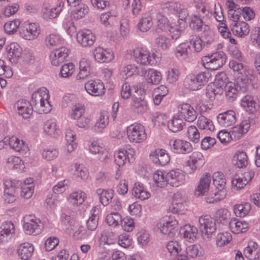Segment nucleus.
Returning a JSON list of instances; mask_svg holds the SVG:
<instances>
[{
    "instance_id": "nucleus-1",
    "label": "nucleus",
    "mask_w": 260,
    "mask_h": 260,
    "mask_svg": "<svg viewBox=\"0 0 260 260\" xmlns=\"http://www.w3.org/2000/svg\"><path fill=\"white\" fill-rule=\"evenodd\" d=\"M49 98L47 89L46 88H40L32 94L29 103L33 109L38 113H47L51 110Z\"/></svg>"
},
{
    "instance_id": "nucleus-2",
    "label": "nucleus",
    "mask_w": 260,
    "mask_h": 260,
    "mask_svg": "<svg viewBox=\"0 0 260 260\" xmlns=\"http://www.w3.org/2000/svg\"><path fill=\"white\" fill-rule=\"evenodd\" d=\"M250 84L251 80L247 77L240 79L238 78L237 83L232 82L228 83L224 88L226 100L233 102L240 93H245L248 90Z\"/></svg>"
},
{
    "instance_id": "nucleus-3",
    "label": "nucleus",
    "mask_w": 260,
    "mask_h": 260,
    "mask_svg": "<svg viewBox=\"0 0 260 260\" xmlns=\"http://www.w3.org/2000/svg\"><path fill=\"white\" fill-rule=\"evenodd\" d=\"M226 61V55L223 52H215L205 56L202 59L203 65L206 68L216 70L221 68Z\"/></svg>"
},
{
    "instance_id": "nucleus-4",
    "label": "nucleus",
    "mask_w": 260,
    "mask_h": 260,
    "mask_svg": "<svg viewBox=\"0 0 260 260\" xmlns=\"http://www.w3.org/2000/svg\"><path fill=\"white\" fill-rule=\"evenodd\" d=\"M226 61V55L223 52H215L205 56L202 59L203 65L206 68L216 70L221 68Z\"/></svg>"
},
{
    "instance_id": "nucleus-5",
    "label": "nucleus",
    "mask_w": 260,
    "mask_h": 260,
    "mask_svg": "<svg viewBox=\"0 0 260 260\" xmlns=\"http://www.w3.org/2000/svg\"><path fill=\"white\" fill-rule=\"evenodd\" d=\"M200 230L204 240H209L216 230L215 220L208 215L202 216L199 219Z\"/></svg>"
},
{
    "instance_id": "nucleus-6",
    "label": "nucleus",
    "mask_w": 260,
    "mask_h": 260,
    "mask_svg": "<svg viewBox=\"0 0 260 260\" xmlns=\"http://www.w3.org/2000/svg\"><path fill=\"white\" fill-rule=\"evenodd\" d=\"M135 60L142 65H153L156 61L155 55L144 48L137 47L133 50Z\"/></svg>"
},
{
    "instance_id": "nucleus-7",
    "label": "nucleus",
    "mask_w": 260,
    "mask_h": 260,
    "mask_svg": "<svg viewBox=\"0 0 260 260\" xmlns=\"http://www.w3.org/2000/svg\"><path fill=\"white\" fill-rule=\"evenodd\" d=\"M127 135L130 142L141 143L147 138L144 126L140 123H135L127 127Z\"/></svg>"
},
{
    "instance_id": "nucleus-8",
    "label": "nucleus",
    "mask_w": 260,
    "mask_h": 260,
    "mask_svg": "<svg viewBox=\"0 0 260 260\" xmlns=\"http://www.w3.org/2000/svg\"><path fill=\"white\" fill-rule=\"evenodd\" d=\"M44 228L43 222L38 218L30 216L27 221L23 224V229L26 234L37 235L40 234Z\"/></svg>"
},
{
    "instance_id": "nucleus-9",
    "label": "nucleus",
    "mask_w": 260,
    "mask_h": 260,
    "mask_svg": "<svg viewBox=\"0 0 260 260\" xmlns=\"http://www.w3.org/2000/svg\"><path fill=\"white\" fill-rule=\"evenodd\" d=\"M171 148L176 153L187 154L191 152L192 147L190 142L181 139H171L169 141Z\"/></svg>"
},
{
    "instance_id": "nucleus-10",
    "label": "nucleus",
    "mask_w": 260,
    "mask_h": 260,
    "mask_svg": "<svg viewBox=\"0 0 260 260\" xmlns=\"http://www.w3.org/2000/svg\"><path fill=\"white\" fill-rule=\"evenodd\" d=\"M177 224L178 221L175 217L169 216L159 223V228L162 234L172 237L175 234V228Z\"/></svg>"
},
{
    "instance_id": "nucleus-11",
    "label": "nucleus",
    "mask_w": 260,
    "mask_h": 260,
    "mask_svg": "<svg viewBox=\"0 0 260 260\" xmlns=\"http://www.w3.org/2000/svg\"><path fill=\"white\" fill-rule=\"evenodd\" d=\"M203 155L199 152H193L186 162L185 171L187 174H193L203 165Z\"/></svg>"
},
{
    "instance_id": "nucleus-12",
    "label": "nucleus",
    "mask_w": 260,
    "mask_h": 260,
    "mask_svg": "<svg viewBox=\"0 0 260 260\" xmlns=\"http://www.w3.org/2000/svg\"><path fill=\"white\" fill-rule=\"evenodd\" d=\"M15 233L14 224L6 221L0 226V244L7 242Z\"/></svg>"
},
{
    "instance_id": "nucleus-13",
    "label": "nucleus",
    "mask_w": 260,
    "mask_h": 260,
    "mask_svg": "<svg viewBox=\"0 0 260 260\" xmlns=\"http://www.w3.org/2000/svg\"><path fill=\"white\" fill-rule=\"evenodd\" d=\"M86 91L91 95L100 96L105 93V87L100 80L88 81L85 84Z\"/></svg>"
},
{
    "instance_id": "nucleus-14",
    "label": "nucleus",
    "mask_w": 260,
    "mask_h": 260,
    "mask_svg": "<svg viewBox=\"0 0 260 260\" xmlns=\"http://www.w3.org/2000/svg\"><path fill=\"white\" fill-rule=\"evenodd\" d=\"M150 157L154 164L160 166L167 165L170 160L169 154L162 149H157L152 151L150 153Z\"/></svg>"
},
{
    "instance_id": "nucleus-15",
    "label": "nucleus",
    "mask_w": 260,
    "mask_h": 260,
    "mask_svg": "<svg viewBox=\"0 0 260 260\" xmlns=\"http://www.w3.org/2000/svg\"><path fill=\"white\" fill-rule=\"evenodd\" d=\"M77 40L83 47L90 46L93 44L95 36L90 30H82L77 34Z\"/></svg>"
},
{
    "instance_id": "nucleus-16",
    "label": "nucleus",
    "mask_w": 260,
    "mask_h": 260,
    "mask_svg": "<svg viewBox=\"0 0 260 260\" xmlns=\"http://www.w3.org/2000/svg\"><path fill=\"white\" fill-rule=\"evenodd\" d=\"M93 54L95 61L100 63L109 62L114 58L113 52L110 50L101 47L94 49Z\"/></svg>"
},
{
    "instance_id": "nucleus-17",
    "label": "nucleus",
    "mask_w": 260,
    "mask_h": 260,
    "mask_svg": "<svg viewBox=\"0 0 260 260\" xmlns=\"http://www.w3.org/2000/svg\"><path fill=\"white\" fill-rule=\"evenodd\" d=\"M169 184L173 187H178L183 184L185 180V174L179 170H171L167 173Z\"/></svg>"
},
{
    "instance_id": "nucleus-18",
    "label": "nucleus",
    "mask_w": 260,
    "mask_h": 260,
    "mask_svg": "<svg viewBox=\"0 0 260 260\" xmlns=\"http://www.w3.org/2000/svg\"><path fill=\"white\" fill-rule=\"evenodd\" d=\"M141 73L142 76L145 77L148 85H157L161 80V73L153 69H150L147 71L144 69L142 70Z\"/></svg>"
},
{
    "instance_id": "nucleus-19",
    "label": "nucleus",
    "mask_w": 260,
    "mask_h": 260,
    "mask_svg": "<svg viewBox=\"0 0 260 260\" xmlns=\"http://www.w3.org/2000/svg\"><path fill=\"white\" fill-rule=\"evenodd\" d=\"M230 28L235 35L240 37L247 36L250 31L249 25L244 21L231 22Z\"/></svg>"
},
{
    "instance_id": "nucleus-20",
    "label": "nucleus",
    "mask_w": 260,
    "mask_h": 260,
    "mask_svg": "<svg viewBox=\"0 0 260 260\" xmlns=\"http://www.w3.org/2000/svg\"><path fill=\"white\" fill-rule=\"evenodd\" d=\"M179 111L183 118L188 122H193L198 116L197 111L188 104L181 105Z\"/></svg>"
},
{
    "instance_id": "nucleus-21",
    "label": "nucleus",
    "mask_w": 260,
    "mask_h": 260,
    "mask_svg": "<svg viewBox=\"0 0 260 260\" xmlns=\"http://www.w3.org/2000/svg\"><path fill=\"white\" fill-rule=\"evenodd\" d=\"M15 106L17 108L18 113L25 119H27L30 116L34 110L29 102L26 100L18 101Z\"/></svg>"
},
{
    "instance_id": "nucleus-22",
    "label": "nucleus",
    "mask_w": 260,
    "mask_h": 260,
    "mask_svg": "<svg viewBox=\"0 0 260 260\" xmlns=\"http://www.w3.org/2000/svg\"><path fill=\"white\" fill-rule=\"evenodd\" d=\"M40 30L36 23H30L26 24L21 34L25 39L31 40L36 38L40 34Z\"/></svg>"
},
{
    "instance_id": "nucleus-23",
    "label": "nucleus",
    "mask_w": 260,
    "mask_h": 260,
    "mask_svg": "<svg viewBox=\"0 0 260 260\" xmlns=\"http://www.w3.org/2000/svg\"><path fill=\"white\" fill-rule=\"evenodd\" d=\"M217 119L221 125L224 127L230 126L236 121L235 113L233 110H229L219 114Z\"/></svg>"
},
{
    "instance_id": "nucleus-24",
    "label": "nucleus",
    "mask_w": 260,
    "mask_h": 260,
    "mask_svg": "<svg viewBox=\"0 0 260 260\" xmlns=\"http://www.w3.org/2000/svg\"><path fill=\"white\" fill-rule=\"evenodd\" d=\"M249 228L248 223L244 220L237 218H232L229 222V228L234 234H237L245 233Z\"/></svg>"
},
{
    "instance_id": "nucleus-25",
    "label": "nucleus",
    "mask_w": 260,
    "mask_h": 260,
    "mask_svg": "<svg viewBox=\"0 0 260 260\" xmlns=\"http://www.w3.org/2000/svg\"><path fill=\"white\" fill-rule=\"evenodd\" d=\"M256 98L251 95H246L241 100V105L246 110L250 113L256 111L259 108V105Z\"/></svg>"
},
{
    "instance_id": "nucleus-26",
    "label": "nucleus",
    "mask_w": 260,
    "mask_h": 260,
    "mask_svg": "<svg viewBox=\"0 0 260 260\" xmlns=\"http://www.w3.org/2000/svg\"><path fill=\"white\" fill-rule=\"evenodd\" d=\"M63 6L64 3L60 2L55 7L50 8L44 6L42 10L43 18L45 19L56 18L60 14Z\"/></svg>"
},
{
    "instance_id": "nucleus-27",
    "label": "nucleus",
    "mask_w": 260,
    "mask_h": 260,
    "mask_svg": "<svg viewBox=\"0 0 260 260\" xmlns=\"http://www.w3.org/2000/svg\"><path fill=\"white\" fill-rule=\"evenodd\" d=\"M249 127V120H244L239 125L236 126L233 128L231 131L232 136L235 139H239L247 132Z\"/></svg>"
},
{
    "instance_id": "nucleus-28",
    "label": "nucleus",
    "mask_w": 260,
    "mask_h": 260,
    "mask_svg": "<svg viewBox=\"0 0 260 260\" xmlns=\"http://www.w3.org/2000/svg\"><path fill=\"white\" fill-rule=\"evenodd\" d=\"M44 131L51 137H56L61 134V130L56 121L53 119L47 120L44 124Z\"/></svg>"
},
{
    "instance_id": "nucleus-29",
    "label": "nucleus",
    "mask_w": 260,
    "mask_h": 260,
    "mask_svg": "<svg viewBox=\"0 0 260 260\" xmlns=\"http://www.w3.org/2000/svg\"><path fill=\"white\" fill-rule=\"evenodd\" d=\"M260 248L257 244L252 241H249L243 250L244 256L249 260H252L259 253Z\"/></svg>"
},
{
    "instance_id": "nucleus-30",
    "label": "nucleus",
    "mask_w": 260,
    "mask_h": 260,
    "mask_svg": "<svg viewBox=\"0 0 260 260\" xmlns=\"http://www.w3.org/2000/svg\"><path fill=\"white\" fill-rule=\"evenodd\" d=\"M180 232L183 235V237L189 242H192L196 239L198 231L196 227L185 224L183 228L180 229Z\"/></svg>"
},
{
    "instance_id": "nucleus-31",
    "label": "nucleus",
    "mask_w": 260,
    "mask_h": 260,
    "mask_svg": "<svg viewBox=\"0 0 260 260\" xmlns=\"http://www.w3.org/2000/svg\"><path fill=\"white\" fill-rule=\"evenodd\" d=\"M211 181V175L209 174L204 175L201 178L199 184L195 191L197 196L204 195L209 189Z\"/></svg>"
},
{
    "instance_id": "nucleus-32",
    "label": "nucleus",
    "mask_w": 260,
    "mask_h": 260,
    "mask_svg": "<svg viewBox=\"0 0 260 260\" xmlns=\"http://www.w3.org/2000/svg\"><path fill=\"white\" fill-rule=\"evenodd\" d=\"M34 250V248L32 244L24 243L18 247L17 253L21 259L28 260L31 257Z\"/></svg>"
},
{
    "instance_id": "nucleus-33",
    "label": "nucleus",
    "mask_w": 260,
    "mask_h": 260,
    "mask_svg": "<svg viewBox=\"0 0 260 260\" xmlns=\"http://www.w3.org/2000/svg\"><path fill=\"white\" fill-rule=\"evenodd\" d=\"M7 57L10 61L17 60L21 55L22 48L17 43H12L7 47Z\"/></svg>"
},
{
    "instance_id": "nucleus-34",
    "label": "nucleus",
    "mask_w": 260,
    "mask_h": 260,
    "mask_svg": "<svg viewBox=\"0 0 260 260\" xmlns=\"http://www.w3.org/2000/svg\"><path fill=\"white\" fill-rule=\"evenodd\" d=\"M132 109L136 113H143L147 111L148 106L144 100L137 97H133L131 103Z\"/></svg>"
},
{
    "instance_id": "nucleus-35",
    "label": "nucleus",
    "mask_w": 260,
    "mask_h": 260,
    "mask_svg": "<svg viewBox=\"0 0 260 260\" xmlns=\"http://www.w3.org/2000/svg\"><path fill=\"white\" fill-rule=\"evenodd\" d=\"M21 191V196L25 199L30 198L34 191V185L32 178L26 179L23 181V183L20 185Z\"/></svg>"
},
{
    "instance_id": "nucleus-36",
    "label": "nucleus",
    "mask_w": 260,
    "mask_h": 260,
    "mask_svg": "<svg viewBox=\"0 0 260 260\" xmlns=\"http://www.w3.org/2000/svg\"><path fill=\"white\" fill-rule=\"evenodd\" d=\"M62 224L63 230L69 234H71L78 226V223L66 214L62 216Z\"/></svg>"
},
{
    "instance_id": "nucleus-37",
    "label": "nucleus",
    "mask_w": 260,
    "mask_h": 260,
    "mask_svg": "<svg viewBox=\"0 0 260 260\" xmlns=\"http://www.w3.org/2000/svg\"><path fill=\"white\" fill-rule=\"evenodd\" d=\"M132 193L135 197L141 200L149 198L150 193L145 189L143 184L140 183H135L132 190Z\"/></svg>"
},
{
    "instance_id": "nucleus-38",
    "label": "nucleus",
    "mask_w": 260,
    "mask_h": 260,
    "mask_svg": "<svg viewBox=\"0 0 260 260\" xmlns=\"http://www.w3.org/2000/svg\"><path fill=\"white\" fill-rule=\"evenodd\" d=\"M115 162L119 167L123 166L128 160L129 162L133 160V155L127 154V151H119L114 155Z\"/></svg>"
},
{
    "instance_id": "nucleus-39",
    "label": "nucleus",
    "mask_w": 260,
    "mask_h": 260,
    "mask_svg": "<svg viewBox=\"0 0 260 260\" xmlns=\"http://www.w3.org/2000/svg\"><path fill=\"white\" fill-rule=\"evenodd\" d=\"M232 162L238 168L245 167L248 164L246 153L244 151H237L233 157Z\"/></svg>"
},
{
    "instance_id": "nucleus-40",
    "label": "nucleus",
    "mask_w": 260,
    "mask_h": 260,
    "mask_svg": "<svg viewBox=\"0 0 260 260\" xmlns=\"http://www.w3.org/2000/svg\"><path fill=\"white\" fill-rule=\"evenodd\" d=\"M96 193L99 196L101 203L105 206L108 205L113 198V190L112 189L105 190L99 188L96 190Z\"/></svg>"
},
{
    "instance_id": "nucleus-41",
    "label": "nucleus",
    "mask_w": 260,
    "mask_h": 260,
    "mask_svg": "<svg viewBox=\"0 0 260 260\" xmlns=\"http://www.w3.org/2000/svg\"><path fill=\"white\" fill-rule=\"evenodd\" d=\"M184 125L185 123L183 120L178 115L173 117L168 123V128L174 133L182 130Z\"/></svg>"
},
{
    "instance_id": "nucleus-42",
    "label": "nucleus",
    "mask_w": 260,
    "mask_h": 260,
    "mask_svg": "<svg viewBox=\"0 0 260 260\" xmlns=\"http://www.w3.org/2000/svg\"><path fill=\"white\" fill-rule=\"evenodd\" d=\"M153 25L152 18L147 15L142 17L137 24L138 29L142 32H147Z\"/></svg>"
},
{
    "instance_id": "nucleus-43",
    "label": "nucleus",
    "mask_w": 260,
    "mask_h": 260,
    "mask_svg": "<svg viewBox=\"0 0 260 260\" xmlns=\"http://www.w3.org/2000/svg\"><path fill=\"white\" fill-rule=\"evenodd\" d=\"M197 125L201 129L213 131L215 127L212 121L206 117L201 115L197 120Z\"/></svg>"
},
{
    "instance_id": "nucleus-44",
    "label": "nucleus",
    "mask_w": 260,
    "mask_h": 260,
    "mask_svg": "<svg viewBox=\"0 0 260 260\" xmlns=\"http://www.w3.org/2000/svg\"><path fill=\"white\" fill-rule=\"evenodd\" d=\"M153 180L156 185L160 187L166 186L169 184L167 173L157 170L153 174Z\"/></svg>"
},
{
    "instance_id": "nucleus-45",
    "label": "nucleus",
    "mask_w": 260,
    "mask_h": 260,
    "mask_svg": "<svg viewBox=\"0 0 260 260\" xmlns=\"http://www.w3.org/2000/svg\"><path fill=\"white\" fill-rule=\"evenodd\" d=\"M65 138L67 141V150L68 152H71L77 146L75 142L76 134L71 129L69 128L66 131Z\"/></svg>"
},
{
    "instance_id": "nucleus-46",
    "label": "nucleus",
    "mask_w": 260,
    "mask_h": 260,
    "mask_svg": "<svg viewBox=\"0 0 260 260\" xmlns=\"http://www.w3.org/2000/svg\"><path fill=\"white\" fill-rule=\"evenodd\" d=\"M63 42L61 38L57 34H52L46 37L45 44L50 48H53L62 44Z\"/></svg>"
},
{
    "instance_id": "nucleus-47",
    "label": "nucleus",
    "mask_w": 260,
    "mask_h": 260,
    "mask_svg": "<svg viewBox=\"0 0 260 260\" xmlns=\"http://www.w3.org/2000/svg\"><path fill=\"white\" fill-rule=\"evenodd\" d=\"M250 209V204L248 203H245L235 205L234 212L237 216L245 217L249 212Z\"/></svg>"
},
{
    "instance_id": "nucleus-48",
    "label": "nucleus",
    "mask_w": 260,
    "mask_h": 260,
    "mask_svg": "<svg viewBox=\"0 0 260 260\" xmlns=\"http://www.w3.org/2000/svg\"><path fill=\"white\" fill-rule=\"evenodd\" d=\"M109 117L106 112H101L100 118L98 120L94 125V131L100 132L108 125Z\"/></svg>"
},
{
    "instance_id": "nucleus-49",
    "label": "nucleus",
    "mask_w": 260,
    "mask_h": 260,
    "mask_svg": "<svg viewBox=\"0 0 260 260\" xmlns=\"http://www.w3.org/2000/svg\"><path fill=\"white\" fill-rule=\"evenodd\" d=\"M190 47L185 44H180L175 52L176 56L180 60H184L189 57Z\"/></svg>"
},
{
    "instance_id": "nucleus-50",
    "label": "nucleus",
    "mask_w": 260,
    "mask_h": 260,
    "mask_svg": "<svg viewBox=\"0 0 260 260\" xmlns=\"http://www.w3.org/2000/svg\"><path fill=\"white\" fill-rule=\"evenodd\" d=\"M214 39V34L213 31L208 25L204 26V30L202 34V39L203 41L204 44L210 45L213 42Z\"/></svg>"
},
{
    "instance_id": "nucleus-51",
    "label": "nucleus",
    "mask_w": 260,
    "mask_h": 260,
    "mask_svg": "<svg viewBox=\"0 0 260 260\" xmlns=\"http://www.w3.org/2000/svg\"><path fill=\"white\" fill-rule=\"evenodd\" d=\"M9 145L14 150L17 152L23 151L25 149H27L22 140H19L16 137H12L10 138Z\"/></svg>"
},
{
    "instance_id": "nucleus-52",
    "label": "nucleus",
    "mask_w": 260,
    "mask_h": 260,
    "mask_svg": "<svg viewBox=\"0 0 260 260\" xmlns=\"http://www.w3.org/2000/svg\"><path fill=\"white\" fill-rule=\"evenodd\" d=\"M78 8H76L72 12L73 17L77 20L80 19L83 17L88 12V8L87 6L83 4H80L78 5Z\"/></svg>"
},
{
    "instance_id": "nucleus-53",
    "label": "nucleus",
    "mask_w": 260,
    "mask_h": 260,
    "mask_svg": "<svg viewBox=\"0 0 260 260\" xmlns=\"http://www.w3.org/2000/svg\"><path fill=\"white\" fill-rule=\"evenodd\" d=\"M155 45L162 50L168 49L170 45V40L166 36L159 35L154 40Z\"/></svg>"
},
{
    "instance_id": "nucleus-54",
    "label": "nucleus",
    "mask_w": 260,
    "mask_h": 260,
    "mask_svg": "<svg viewBox=\"0 0 260 260\" xmlns=\"http://www.w3.org/2000/svg\"><path fill=\"white\" fill-rule=\"evenodd\" d=\"M231 240L232 236L230 233H219L216 237V244L217 246L222 247L229 243Z\"/></svg>"
},
{
    "instance_id": "nucleus-55",
    "label": "nucleus",
    "mask_w": 260,
    "mask_h": 260,
    "mask_svg": "<svg viewBox=\"0 0 260 260\" xmlns=\"http://www.w3.org/2000/svg\"><path fill=\"white\" fill-rule=\"evenodd\" d=\"M184 86L188 89L197 90L201 88L196 76H191L190 77H187L185 78L184 81Z\"/></svg>"
},
{
    "instance_id": "nucleus-56",
    "label": "nucleus",
    "mask_w": 260,
    "mask_h": 260,
    "mask_svg": "<svg viewBox=\"0 0 260 260\" xmlns=\"http://www.w3.org/2000/svg\"><path fill=\"white\" fill-rule=\"evenodd\" d=\"M92 211H93V213L88 218L86 223L88 230L91 231H94L97 228L99 220V216L94 213L95 207H93Z\"/></svg>"
},
{
    "instance_id": "nucleus-57",
    "label": "nucleus",
    "mask_w": 260,
    "mask_h": 260,
    "mask_svg": "<svg viewBox=\"0 0 260 260\" xmlns=\"http://www.w3.org/2000/svg\"><path fill=\"white\" fill-rule=\"evenodd\" d=\"M121 216L118 212L111 213L106 217V221L110 226H116L121 222Z\"/></svg>"
},
{
    "instance_id": "nucleus-58",
    "label": "nucleus",
    "mask_w": 260,
    "mask_h": 260,
    "mask_svg": "<svg viewBox=\"0 0 260 260\" xmlns=\"http://www.w3.org/2000/svg\"><path fill=\"white\" fill-rule=\"evenodd\" d=\"M187 136L192 142L197 143L200 140V133L195 126H190L187 128Z\"/></svg>"
},
{
    "instance_id": "nucleus-59",
    "label": "nucleus",
    "mask_w": 260,
    "mask_h": 260,
    "mask_svg": "<svg viewBox=\"0 0 260 260\" xmlns=\"http://www.w3.org/2000/svg\"><path fill=\"white\" fill-rule=\"evenodd\" d=\"M84 193L82 192H74L70 194L69 201L73 205L78 206L84 202Z\"/></svg>"
},
{
    "instance_id": "nucleus-60",
    "label": "nucleus",
    "mask_w": 260,
    "mask_h": 260,
    "mask_svg": "<svg viewBox=\"0 0 260 260\" xmlns=\"http://www.w3.org/2000/svg\"><path fill=\"white\" fill-rule=\"evenodd\" d=\"M157 25L159 29L165 31L170 28V24L167 17L158 13L156 15Z\"/></svg>"
},
{
    "instance_id": "nucleus-61",
    "label": "nucleus",
    "mask_w": 260,
    "mask_h": 260,
    "mask_svg": "<svg viewBox=\"0 0 260 260\" xmlns=\"http://www.w3.org/2000/svg\"><path fill=\"white\" fill-rule=\"evenodd\" d=\"M20 24V22L19 20L9 21L5 23L4 29L7 34H12L16 32Z\"/></svg>"
},
{
    "instance_id": "nucleus-62",
    "label": "nucleus",
    "mask_w": 260,
    "mask_h": 260,
    "mask_svg": "<svg viewBox=\"0 0 260 260\" xmlns=\"http://www.w3.org/2000/svg\"><path fill=\"white\" fill-rule=\"evenodd\" d=\"M166 247L168 251L171 255H177L181 250L180 245L176 241H170L167 245Z\"/></svg>"
},
{
    "instance_id": "nucleus-63",
    "label": "nucleus",
    "mask_w": 260,
    "mask_h": 260,
    "mask_svg": "<svg viewBox=\"0 0 260 260\" xmlns=\"http://www.w3.org/2000/svg\"><path fill=\"white\" fill-rule=\"evenodd\" d=\"M189 40L196 52H198L202 50L203 41L201 38L196 35H191L190 36Z\"/></svg>"
},
{
    "instance_id": "nucleus-64",
    "label": "nucleus",
    "mask_w": 260,
    "mask_h": 260,
    "mask_svg": "<svg viewBox=\"0 0 260 260\" xmlns=\"http://www.w3.org/2000/svg\"><path fill=\"white\" fill-rule=\"evenodd\" d=\"M74 65L72 63H68L63 65L61 68L60 75L62 78L70 77L74 72Z\"/></svg>"
}]
</instances>
